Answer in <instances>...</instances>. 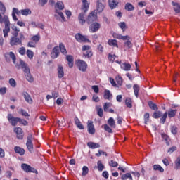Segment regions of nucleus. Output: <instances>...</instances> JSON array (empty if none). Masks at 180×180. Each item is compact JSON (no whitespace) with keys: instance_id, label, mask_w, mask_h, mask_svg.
<instances>
[{"instance_id":"obj_1","label":"nucleus","mask_w":180,"mask_h":180,"mask_svg":"<svg viewBox=\"0 0 180 180\" xmlns=\"http://www.w3.org/2000/svg\"><path fill=\"white\" fill-rule=\"evenodd\" d=\"M15 67L18 70H20V68L22 70L25 77L28 82L32 83L34 81L33 75L30 73V68H29V65L25 63V61L20 60V65H15Z\"/></svg>"},{"instance_id":"obj_2","label":"nucleus","mask_w":180,"mask_h":180,"mask_svg":"<svg viewBox=\"0 0 180 180\" xmlns=\"http://www.w3.org/2000/svg\"><path fill=\"white\" fill-rule=\"evenodd\" d=\"M64 9V3L63 1H57L56 4L55 14L54 18L56 20H59V22H67L65 17H64V13L60 11Z\"/></svg>"},{"instance_id":"obj_3","label":"nucleus","mask_w":180,"mask_h":180,"mask_svg":"<svg viewBox=\"0 0 180 180\" xmlns=\"http://www.w3.org/2000/svg\"><path fill=\"white\" fill-rule=\"evenodd\" d=\"M0 23L1 25H4V28L3 29V34L4 39L8 38V33L11 32V21H9V17L8 15H3L0 13Z\"/></svg>"},{"instance_id":"obj_4","label":"nucleus","mask_w":180,"mask_h":180,"mask_svg":"<svg viewBox=\"0 0 180 180\" xmlns=\"http://www.w3.org/2000/svg\"><path fill=\"white\" fill-rule=\"evenodd\" d=\"M76 65L79 71H82V72H85L86 68H88V64L82 60H77L76 61Z\"/></svg>"},{"instance_id":"obj_5","label":"nucleus","mask_w":180,"mask_h":180,"mask_svg":"<svg viewBox=\"0 0 180 180\" xmlns=\"http://www.w3.org/2000/svg\"><path fill=\"white\" fill-rule=\"evenodd\" d=\"M26 146L30 153L33 151V135L32 134L27 136Z\"/></svg>"},{"instance_id":"obj_6","label":"nucleus","mask_w":180,"mask_h":180,"mask_svg":"<svg viewBox=\"0 0 180 180\" xmlns=\"http://www.w3.org/2000/svg\"><path fill=\"white\" fill-rule=\"evenodd\" d=\"M75 37L78 43H91V41L81 33L76 34Z\"/></svg>"},{"instance_id":"obj_7","label":"nucleus","mask_w":180,"mask_h":180,"mask_svg":"<svg viewBox=\"0 0 180 180\" xmlns=\"http://www.w3.org/2000/svg\"><path fill=\"white\" fill-rule=\"evenodd\" d=\"M98 19V15L96 11H92L87 17L86 22L88 25H91V23H94V22L96 21Z\"/></svg>"},{"instance_id":"obj_8","label":"nucleus","mask_w":180,"mask_h":180,"mask_svg":"<svg viewBox=\"0 0 180 180\" xmlns=\"http://www.w3.org/2000/svg\"><path fill=\"white\" fill-rule=\"evenodd\" d=\"M7 120H8L11 126L15 127L18 123L19 117H15L12 114H8Z\"/></svg>"},{"instance_id":"obj_9","label":"nucleus","mask_w":180,"mask_h":180,"mask_svg":"<svg viewBox=\"0 0 180 180\" xmlns=\"http://www.w3.org/2000/svg\"><path fill=\"white\" fill-rule=\"evenodd\" d=\"M10 44L11 46H22V40L20 39L18 36L13 35L10 39Z\"/></svg>"},{"instance_id":"obj_10","label":"nucleus","mask_w":180,"mask_h":180,"mask_svg":"<svg viewBox=\"0 0 180 180\" xmlns=\"http://www.w3.org/2000/svg\"><path fill=\"white\" fill-rule=\"evenodd\" d=\"M105 5H106L105 0H97L96 7L99 13H101V12H103V10L105 9Z\"/></svg>"},{"instance_id":"obj_11","label":"nucleus","mask_w":180,"mask_h":180,"mask_svg":"<svg viewBox=\"0 0 180 180\" xmlns=\"http://www.w3.org/2000/svg\"><path fill=\"white\" fill-rule=\"evenodd\" d=\"M101 29V24L99 22H93L89 27V32L91 33H95Z\"/></svg>"},{"instance_id":"obj_12","label":"nucleus","mask_w":180,"mask_h":180,"mask_svg":"<svg viewBox=\"0 0 180 180\" xmlns=\"http://www.w3.org/2000/svg\"><path fill=\"white\" fill-rule=\"evenodd\" d=\"M60 56V48L58 46H55L51 53V58H57Z\"/></svg>"},{"instance_id":"obj_13","label":"nucleus","mask_w":180,"mask_h":180,"mask_svg":"<svg viewBox=\"0 0 180 180\" xmlns=\"http://www.w3.org/2000/svg\"><path fill=\"white\" fill-rule=\"evenodd\" d=\"M87 130L89 134H95V126L93 121H88Z\"/></svg>"},{"instance_id":"obj_14","label":"nucleus","mask_w":180,"mask_h":180,"mask_svg":"<svg viewBox=\"0 0 180 180\" xmlns=\"http://www.w3.org/2000/svg\"><path fill=\"white\" fill-rule=\"evenodd\" d=\"M21 168L25 172H34V168H32V167H30V165H28L26 163H22L21 165Z\"/></svg>"},{"instance_id":"obj_15","label":"nucleus","mask_w":180,"mask_h":180,"mask_svg":"<svg viewBox=\"0 0 180 180\" xmlns=\"http://www.w3.org/2000/svg\"><path fill=\"white\" fill-rule=\"evenodd\" d=\"M112 37L114 39H118L119 40H130V37L129 35L122 36L120 34L113 33Z\"/></svg>"},{"instance_id":"obj_16","label":"nucleus","mask_w":180,"mask_h":180,"mask_svg":"<svg viewBox=\"0 0 180 180\" xmlns=\"http://www.w3.org/2000/svg\"><path fill=\"white\" fill-rule=\"evenodd\" d=\"M14 131L17 134V139L19 140H22L23 139V131H22V128H15Z\"/></svg>"},{"instance_id":"obj_17","label":"nucleus","mask_w":180,"mask_h":180,"mask_svg":"<svg viewBox=\"0 0 180 180\" xmlns=\"http://www.w3.org/2000/svg\"><path fill=\"white\" fill-rule=\"evenodd\" d=\"M20 14H21L20 11H19L16 8H13L12 11L13 20H14V22H18V17H16V15H19Z\"/></svg>"},{"instance_id":"obj_18","label":"nucleus","mask_w":180,"mask_h":180,"mask_svg":"<svg viewBox=\"0 0 180 180\" xmlns=\"http://www.w3.org/2000/svg\"><path fill=\"white\" fill-rule=\"evenodd\" d=\"M178 112V110L176 109H172L170 108L168 110V112H167V116L169 119H172V117H175V116H176V113Z\"/></svg>"},{"instance_id":"obj_19","label":"nucleus","mask_w":180,"mask_h":180,"mask_svg":"<svg viewBox=\"0 0 180 180\" xmlns=\"http://www.w3.org/2000/svg\"><path fill=\"white\" fill-rule=\"evenodd\" d=\"M66 60L68 62L70 68H72L74 67V57L71 55H66Z\"/></svg>"},{"instance_id":"obj_20","label":"nucleus","mask_w":180,"mask_h":180,"mask_svg":"<svg viewBox=\"0 0 180 180\" xmlns=\"http://www.w3.org/2000/svg\"><path fill=\"white\" fill-rule=\"evenodd\" d=\"M85 16H86V15L85 14V12L80 13L79 14L78 20L80 25H85V22H86V20H85Z\"/></svg>"},{"instance_id":"obj_21","label":"nucleus","mask_w":180,"mask_h":180,"mask_svg":"<svg viewBox=\"0 0 180 180\" xmlns=\"http://www.w3.org/2000/svg\"><path fill=\"white\" fill-rule=\"evenodd\" d=\"M87 147H89V148H91V150H95V148H99L101 145L94 142H88Z\"/></svg>"},{"instance_id":"obj_22","label":"nucleus","mask_w":180,"mask_h":180,"mask_svg":"<svg viewBox=\"0 0 180 180\" xmlns=\"http://www.w3.org/2000/svg\"><path fill=\"white\" fill-rule=\"evenodd\" d=\"M58 78H63L64 77V68L61 65H58Z\"/></svg>"},{"instance_id":"obj_23","label":"nucleus","mask_w":180,"mask_h":180,"mask_svg":"<svg viewBox=\"0 0 180 180\" xmlns=\"http://www.w3.org/2000/svg\"><path fill=\"white\" fill-rule=\"evenodd\" d=\"M120 67H121V69L123 70L124 71H130V70L131 69V65H130V63H124L121 64Z\"/></svg>"},{"instance_id":"obj_24","label":"nucleus","mask_w":180,"mask_h":180,"mask_svg":"<svg viewBox=\"0 0 180 180\" xmlns=\"http://www.w3.org/2000/svg\"><path fill=\"white\" fill-rule=\"evenodd\" d=\"M108 5L111 9H115L119 5V2L116 0H108Z\"/></svg>"},{"instance_id":"obj_25","label":"nucleus","mask_w":180,"mask_h":180,"mask_svg":"<svg viewBox=\"0 0 180 180\" xmlns=\"http://www.w3.org/2000/svg\"><path fill=\"white\" fill-rule=\"evenodd\" d=\"M14 151L20 155H25V149L20 148V146L14 147Z\"/></svg>"},{"instance_id":"obj_26","label":"nucleus","mask_w":180,"mask_h":180,"mask_svg":"<svg viewBox=\"0 0 180 180\" xmlns=\"http://www.w3.org/2000/svg\"><path fill=\"white\" fill-rule=\"evenodd\" d=\"M23 96L25 98V101L27 102V103H33V99H32V97L27 92L23 93Z\"/></svg>"},{"instance_id":"obj_27","label":"nucleus","mask_w":180,"mask_h":180,"mask_svg":"<svg viewBox=\"0 0 180 180\" xmlns=\"http://www.w3.org/2000/svg\"><path fill=\"white\" fill-rule=\"evenodd\" d=\"M60 50V53L62 54H63V56H67L68 52H67V49L65 48V46L64 45V44L60 43L59 44V47H58Z\"/></svg>"},{"instance_id":"obj_28","label":"nucleus","mask_w":180,"mask_h":180,"mask_svg":"<svg viewBox=\"0 0 180 180\" xmlns=\"http://www.w3.org/2000/svg\"><path fill=\"white\" fill-rule=\"evenodd\" d=\"M11 29L13 31L12 33L13 36H19V32H20V29H19L16 25H12Z\"/></svg>"},{"instance_id":"obj_29","label":"nucleus","mask_w":180,"mask_h":180,"mask_svg":"<svg viewBox=\"0 0 180 180\" xmlns=\"http://www.w3.org/2000/svg\"><path fill=\"white\" fill-rule=\"evenodd\" d=\"M103 97L104 99H108V101H110L112 99V93H110V91L105 90Z\"/></svg>"},{"instance_id":"obj_30","label":"nucleus","mask_w":180,"mask_h":180,"mask_svg":"<svg viewBox=\"0 0 180 180\" xmlns=\"http://www.w3.org/2000/svg\"><path fill=\"white\" fill-rule=\"evenodd\" d=\"M162 139L164 141H165L167 146H169V142L171 141V139L168 135L165 134H162Z\"/></svg>"},{"instance_id":"obj_31","label":"nucleus","mask_w":180,"mask_h":180,"mask_svg":"<svg viewBox=\"0 0 180 180\" xmlns=\"http://www.w3.org/2000/svg\"><path fill=\"white\" fill-rule=\"evenodd\" d=\"M20 13L22 16H27L29 15H32V11L29 8L20 10Z\"/></svg>"},{"instance_id":"obj_32","label":"nucleus","mask_w":180,"mask_h":180,"mask_svg":"<svg viewBox=\"0 0 180 180\" xmlns=\"http://www.w3.org/2000/svg\"><path fill=\"white\" fill-rule=\"evenodd\" d=\"M172 5L174 6V9L176 13H180V4L172 1Z\"/></svg>"},{"instance_id":"obj_33","label":"nucleus","mask_w":180,"mask_h":180,"mask_svg":"<svg viewBox=\"0 0 180 180\" xmlns=\"http://www.w3.org/2000/svg\"><path fill=\"white\" fill-rule=\"evenodd\" d=\"M83 4L82 9L84 12H86L88 11V8H89V3H88V0H82Z\"/></svg>"},{"instance_id":"obj_34","label":"nucleus","mask_w":180,"mask_h":180,"mask_svg":"<svg viewBox=\"0 0 180 180\" xmlns=\"http://www.w3.org/2000/svg\"><path fill=\"white\" fill-rule=\"evenodd\" d=\"M134 94L136 98H139V92H140V86L137 84H134L133 86Z\"/></svg>"},{"instance_id":"obj_35","label":"nucleus","mask_w":180,"mask_h":180,"mask_svg":"<svg viewBox=\"0 0 180 180\" xmlns=\"http://www.w3.org/2000/svg\"><path fill=\"white\" fill-rule=\"evenodd\" d=\"M108 124L110 127L115 129L116 127V122H115V119L113 117H110L108 120Z\"/></svg>"},{"instance_id":"obj_36","label":"nucleus","mask_w":180,"mask_h":180,"mask_svg":"<svg viewBox=\"0 0 180 180\" xmlns=\"http://www.w3.org/2000/svg\"><path fill=\"white\" fill-rule=\"evenodd\" d=\"M109 46H112V47H119L117 45V40L116 39H109L108 41Z\"/></svg>"},{"instance_id":"obj_37","label":"nucleus","mask_w":180,"mask_h":180,"mask_svg":"<svg viewBox=\"0 0 180 180\" xmlns=\"http://www.w3.org/2000/svg\"><path fill=\"white\" fill-rule=\"evenodd\" d=\"M148 105L150 109H153V110H158V106H157V104L154 103L153 101H148Z\"/></svg>"},{"instance_id":"obj_38","label":"nucleus","mask_w":180,"mask_h":180,"mask_svg":"<svg viewBox=\"0 0 180 180\" xmlns=\"http://www.w3.org/2000/svg\"><path fill=\"white\" fill-rule=\"evenodd\" d=\"M125 10L128 11V12H131V11H134V6L130 3H127L125 4Z\"/></svg>"},{"instance_id":"obj_39","label":"nucleus","mask_w":180,"mask_h":180,"mask_svg":"<svg viewBox=\"0 0 180 180\" xmlns=\"http://www.w3.org/2000/svg\"><path fill=\"white\" fill-rule=\"evenodd\" d=\"M97 168H98V171L102 172L103 171V169H105V165H103V164L102 163V161L98 160L97 162Z\"/></svg>"},{"instance_id":"obj_40","label":"nucleus","mask_w":180,"mask_h":180,"mask_svg":"<svg viewBox=\"0 0 180 180\" xmlns=\"http://www.w3.org/2000/svg\"><path fill=\"white\" fill-rule=\"evenodd\" d=\"M133 102L131 101V98H127L125 99V104L127 105V108H133Z\"/></svg>"},{"instance_id":"obj_41","label":"nucleus","mask_w":180,"mask_h":180,"mask_svg":"<svg viewBox=\"0 0 180 180\" xmlns=\"http://www.w3.org/2000/svg\"><path fill=\"white\" fill-rule=\"evenodd\" d=\"M83 56L85 58H91L94 54L92 53V51H86L83 53Z\"/></svg>"},{"instance_id":"obj_42","label":"nucleus","mask_w":180,"mask_h":180,"mask_svg":"<svg viewBox=\"0 0 180 180\" xmlns=\"http://www.w3.org/2000/svg\"><path fill=\"white\" fill-rule=\"evenodd\" d=\"M153 170L159 171L160 172H164V168H162V167H161V165H154Z\"/></svg>"},{"instance_id":"obj_43","label":"nucleus","mask_w":180,"mask_h":180,"mask_svg":"<svg viewBox=\"0 0 180 180\" xmlns=\"http://www.w3.org/2000/svg\"><path fill=\"white\" fill-rule=\"evenodd\" d=\"M26 54L30 60H33V57H34V53L32 50L27 49Z\"/></svg>"},{"instance_id":"obj_44","label":"nucleus","mask_w":180,"mask_h":180,"mask_svg":"<svg viewBox=\"0 0 180 180\" xmlns=\"http://www.w3.org/2000/svg\"><path fill=\"white\" fill-rule=\"evenodd\" d=\"M0 12L1 15H5V13L6 12V8L5 7V5H4V3L0 1Z\"/></svg>"},{"instance_id":"obj_45","label":"nucleus","mask_w":180,"mask_h":180,"mask_svg":"<svg viewBox=\"0 0 180 180\" xmlns=\"http://www.w3.org/2000/svg\"><path fill=\"white\" fill-rule=\"evenodd\" d=\"M128 178H129V180L133 179V176H131V174L130 173L122 174L121 179L126 180L128 179Z\"/></svg>"},{"instance_id":"obj_46","label":"nucleus","mask_w":180,"mask_h":180,"mask_svg":"<svg viewBox=\"0 0 180 180\" xmlns=\"http://www.w3.org/2000/svg\"><path fill=\"white\" fill-rule=\"evenodd\" d=\"M8 56L10 58L12 59L13 64H16V56H15V53L11 51L8 53Z\"/></svg>"},{"instance_id":"obj_47","label":"nucleus","mask_w":180,"mask_h":180,"mask_svg":"<svg viewBox=\"0 0 180 180\" xmlns=\"http://www.w3.org/2000/svg\"><path fill=\"white\" fill-rule=\"evenodd\" d=\"M161 115H162V113L160 111H156L153 112V117L154 119H160V117H161Z\"/></svg>"},{"instance_id":"obj_48","label":"nucleus","mask_w":180,"mask_h":180,"mask_svg":"<svg viewBox=\"0 0 180 180\" xmlns=\"http://www.w3.org/2000/svg\"><path fill=\"white\" fill-rule=\"evenodd\" d=\"M31 40H32V41H34L35 43L40 41V34L34 35L31 38Z\"/></svg>"},{"instance_id":"obj_49","label":"nucleus","mask_w":180,"mask_h":180,"mask_svg":"<svg viewBox=\"0 0 180 180\" xmlns=\"http://www.w3.org/2000/svg\"><path fill=\"white\" fill-rule=\"evenodd\" d=\"M167 116H168V113L167 112H165L163 115L162 116V117L160 118V122L162 123V124H164V123H165L166 120H167Z\"/></svg>"},{"instance_id":"obj_50","label":"nucleus","mask_w":180,"mask_h":180,"mask_svg":"<svg viewBox=\"0 0 180 180\" xmlns=\"http://www.w3.org/2000/svg\"><path fill=\"white\" fill-rule=\"evenodd\" d=\"M18 113L22 115V116H25V117H29V116H30V115H29V113H27V112L23 109H21L20 111H18Z\"/></svg>"},{"instance_id":"obj_51","label":"nucleus","mask_w":180,"mask_h":180,"mask_svg":"<svg viewBox=\"0 0 180 180\" xmlns=\"http://www.w3.org/2000/svg\"><path fill=\"white\" fill-rule=\"evenodd\" d=\"M9 84L12 88H16V81L13 78H11L9 79Z\"/></svg>"},{"instance_id":"obj_52","label":"nucleus","mask_w":180,"mask_h":180,"mask_svg":"<svg viewBox=\"0 0 180 180\" xmlns=\"http://www.w3.org/2000/svg\"><path fill=\"white\" fill-rule=\"evenodd\" d=\"M127 40V41H125L124 43V46H125V47H128V49H131V47H133V44H131V41H130V39H126Z\"/></svg>"},{"instance_id":"obj_53","label":"nucleus","mask_w":180,"mask_h":180,"mask_svg":"<svg viewBox=\"0 0 180 180\" xmlns=\"http://www.w3.org/2000/svg\"><path fill=\"white\" fill-rule=\"evenodd\" d=\"M117 57V56H116V55H112V54L109 53L108 60L110 63H114V61L116 60Z\"/></svg>"},{"instance_id":"obj_54","label":"nucleus","mask_w":180,"mask_h":180,"mask_svg":"<svg viewBox=\"0 0 180 180\" xmlns=\"http://www.w3.org/2000/svg\"><path fill=\"white\" fill-rule=\"evenodd\" d=\"M89 172V169L86 166H84L82 168V176H85L87 175L88 172Z\"/></svg>"},{"instance_id":"obj_55","label":"nucleus","mask_w":180,"mask_h":180,"mask_svg":"<svg viewBox=\"0 0 180 180\" xmlns=\"http://www.w3.org/2000/svg\"><path fill=\"white\" fill-rule=\"evenodd\" d=\"M175 168L176 169H180V156L177 158V159L175 161Z\"/></svg>"},{"instance_id":"obj_56","label":"nucleus","mask_w":180,"mask_h":180,"mask_svg":"<svg viewBox=\"0 0 180 180\" xmlns=\"http://www.w3.org/2000/svg\"><path fill=\"white\" fill-rule=\"evenodd\" d=\"M110 106H112V103H105V104L103 105L104 112H108V110L109 108H110Z\"/></svg>"},{"instance_id":"obj_57","label":"nucleus","mask_w":180,"mask_h":180,"mask_svg":"<svg viewBox=\"0 0 180 180\" xmlns=\"http://www.w3.org/2000/svg\"><path fill=\"white\" fill-rule=\"evenodd\" d=\"M18 122L20 124H22L23 126H27L28 122L25 120L21 119L18 117Z\"/></svg>"},{"instance_id":"obj_58","label":"nucleus","mask_w":180,"mask_h":180,"mask_svg":"<svg viewBox=\"0 0 180 180\" xmlns=\"http://www.w3.org/2000/svg\"><path fill=\"white\" fill-rule=\"evenodd\" d=\"M148 120H150V113L146 112L144 115V122H145V124H147V123H148Z\"/></svg>"},{"instance_id":"obj_59","label":"nucleus","mask_w":180,"mask_h":180,"mask_svg":"<svg viewBox=\"0 0 180 180\" xmlns=\"http://www.w3.org/2000/svg\"><path fill=\"white\" fill-rule=\"evenodd\" d=\"M109 165L110 167H112L113 168H115L116 167H117V165H119V164L116 161L110 160V162H109Z\"/></svg>"},{"instance_id":"obj_60","label":"nucleus","mask_w":180,"mask_h":180,"mask_svg":"<svg viewBox=\"0 0 180 180\" xmlns=\"http://www.w3.org/2000/svg\"><path fill=\"white\" fill-rule=\"evenodd\" d=\"M118 85H122L123 84V79H122V77L117 76L115 78Z\"/></svg>"},{"instance_id":"obj_61","label":"nucleus","mask_w":180,"mask_h":180,"mask_svg":"<svg viewBox=\"0 0 180 180\" xmlns=\"http://www.w3.org/2000/svg\"><path fill=\"white\" fill-rule=\"evenodd\" d=\"M105 155V157H108V153L102 150H98V153H96V157H101V155Z\"/></svg>"},{"instance_id":"obj_62","label":"nucleus","mask_w":180,"mask_h":180,"mask_svg":"<svg viewBox=\"0 0 180 180\" xmlns=\"http://www.w3.org/2000/svg\"><path fill=\"white\" fill-rule=\"evenodd\" d=\"M118 26L122 29V30H125L126 29V22H121L118 23Z\"/></svg>"},{"instance_id":"obj_63","label":"nucleus","mask_w":180,"mask_h":180,"mask_svg":"<svg viewBox=\"0 0 180 180\" xmlns=\"http://www.w3.org/2000/svg\"><path fill=\"white\" fill-rule=\"evenodd\" d=\"M8 89L6 87H0V95H5Z\"/></svg>"},{"instance_id":"obj_64","label":"nucleus","mask_w":180,"mask_h":180,"mask_svg":"<svg viewBox=\"0 0 180 180\" xmlns=\"http://www.w3.org/2000/svg\"><path fill=\"white\" fill-rule=\"evenodd\" d=\"M171 131H172V134H176V133H178V128H176V127H175V126H172Z\"/></svg>"}]
</instances>
